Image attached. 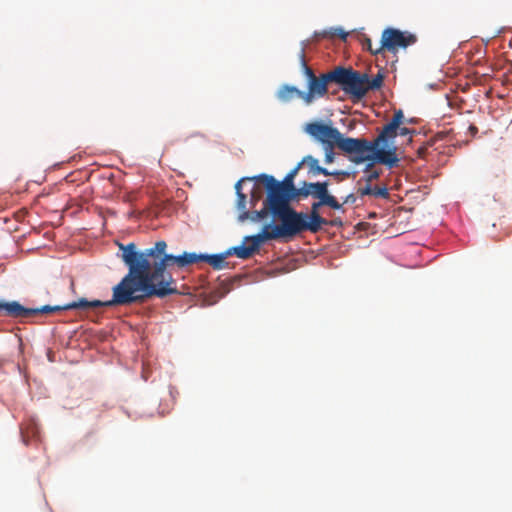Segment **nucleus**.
<instances>
[{
  "label": "nucleus",
  "instance_id": "obj_11",
  "mask_svg": "<svg viewBox=\"0 0 512 512\" xmlns=\"http://www.w3.org/2000/svg\"><path fill=\"white\" fill-rule=\"evenodd\" d=\"M306 92H302L295 86H289V85H283L279 87V90H277V93H275V97H277V100L287 103L295 99L303 100V102L307 103L309 105L312 103L314 99L317 97H311L307 98Z\"/></svg>",
  "mask_w": 512,
  "mask_h": 512
},
{
  "label": "nucleus",
  "instance_id": "obj_27",
  "mask_svg": "<svg viewBox=\"0 0 512 512\" xmlns=\"http://www.w3.org/2000/svg\"><path fill=\"white\" fill-rule=\"evenodd\" d=\"M356 201V197L353 194L346 196L344 199V204H353Z\"/></svg>",
  "mask_w": 512,
  "mask_h": 512
},
{
  "label": "nucleus",
  "instance_id": "obj_17",
  "mask_svg": "<svg viewBox=\"0 0 512 512\" xmlns=\"http://www.w3.org/2000/svg\"><path fill=\"white\" fill-rule=\"evenodd\" d=\"M368 196H374L376 198H382V199H388V188L386 186L382 187H374V190H372V193Z\"/></svg>",
  "mask_w": 512,
  "mask_h": 512
},
{
  "label": "nucleus",
  "instance_id": "obj_19",
  "mask_svg": "<svg viewBox=\"0 0 512 512\" xmlns=\"http://www.w3.org/2000/svg\"><path fill=\"white\" fill-rule=\"evenodd\" d=\"M328 35L331 37H338L342 40H344L347 37V34L340 28L333 29V31L329 32ZM322 36L326 37L327 32H324V34H322Z\"/></svg>",
  "mask_w": 512,
  "mask_h": 512
},
{
  "label": "nucleus",
  "instance_id": "obj_2",
  "mask_svg": "<svg viewBox=\"0 0 512 512\" xmlns=\"http://www.w3.org/2000/svg\"><path fill=\"white\" fill-rule=\"evenodd\" d=\"M270 213L279 219V224H267L262 232L244 237V244L233 247L236 258L249 259L266 241L277 239L289 240L305 231L317 233L327 220L320 215L308 216L289 207L288 202H268Z\"/></svg>",
  "mask_w": 512,
  "mask_h": 512
},
{
  "label": "nucleus",
  "instance_id": "obj_6",
  "mask_svg": "<svg viewBox=\"0 0 512 512\" xmlns=\"http://www.w3.org/2000/svg\"><path fill=\"white\" fill-rule=\"evenodd\" d=\"M403 124V111L398 110L392 115V119L388 121L387 125L381 128V132L377 135L374 142H370L373 154L372 159L379 164L386 165L388 168L397 166L399 159L395 154V145L393 139L397 137V130Z\"/></svg>",
  "mask_w": 512,
  "mask_h": 512
},
{
  "label": "nucleus",
  "instance_id": "obj_5",
  "mask_svg": "<svg viewBox=\"0 0 512 512\" xmlns=\"http://www.w3.org/2000/svg\"><path fill=\"white\" fill-rule=\"evenodd\" d=\"M327 79L333 80V83L340 86L344 93L349 94L351 98L360 100L370 91H377L382 87L384 73L382 70L377 72L374 78L370 79L366 73H361L352 68L338 66L327 72Z\"/></svg>",
  "mask_w": 512,
  "mask_h": 512
},
{
  "label": "nucleus",
  "instance_id": "obj_26",
  "mask_svg": "<svg viewBox=\"0 0 512 512\" xmlns=\"http://www.w3.org/2000/svg\"><path fill=\"white\" fill-rule=\"evenodd\" d=\"M327 225H331V227H340L341 220H339V218H335L332 221H327Z\"/></svg>",
  "mask_w": 512,
  "mask_h": 512
},
{
  "label": "nucleus",
  "instance_id": "obj_14",
  "mask_svg": "<svg viewBox=\"0 0 512 512\" xmlns=\"http://www.w3.org/2000/svg\"><path fill=\"white\" fill-rule=\"evenodd\" d=\"M173 405H175V395L173 394V391L170 390V392H168V396L164 397V399H162V403L159 405V415L164 416L171 412Z\"/></svg>",
  "mask_w": 512,
  "mask_h": 512
},
{
  "label": "nucleus",
  "instance_id": "obj_22",
  "mask_svg": "<svg viewBox=\"0 0 512 512\" xmlns=\"http://www.w3.org/2000/svg\"><path fill=\"white\" fill-rule=\"evenodd\" d=\"M373 190V187L366 183V185H364L363 187L359 188V190H357V194H359V196L363 197V196H367L369 194H371V191Z\"/></svg>",
  "mask_w": 512,
  "mask_h": 512
},
{
  "label": "nucleus",
  "instance_id": "obj_28",
  "mask_svg": "<svg viewBox=\"0 0 512 512\" xmlns=\"http://www.w3.org/2000/svg\"><path fill=\"white\" fill-rule=\"evenodd\" d=\"M468 133H470L472 136L477 135V127L474 125L468 126Z\"/></svg>",
  "mask_w": 512,
  "mask_h": 512
},
{
  "label": "nucleus",
  "instance_id": "obj_3",
  "mask_svg": "<svg viewBox=\"0 0 512 512\" xmlns=\"http://www.w3.org/2000/svg\"><path fill=\"white\" fill-rule=\"evenodd\" d=\"M128 303V275L123 276L122 281L112 288V299L107 301L93 300L84 298L78 301L66 303L64 305L49 306L44 305L38 308H26L17 301L7 302L0 308L5 310V317L14 319H28L39 314H50L68 310H90L98 307L118 306Z\"/></svg>",
  "mask_w": 512,
  "mask_h": 512
},
{
  "label": "nucleus",
  "instance_id": "obj_13",
  "mask_svg": "<svg viewBox=\"0 0 512 512\" xmlns=\"http://www.w3.org/2000/svg\"><path fill=\"white\" fill-rule=\"evenodd\" d=\"M322 206H328L329 208L334 210L341 209V204L338 203L336 198L324 196L322 197V199H318L317 202L312 203L311 213L307 214V216L319 215V213H317V210Z\"/></svg>",
  "mask_w": 512,
  "mask_h": 512
},
{
  "label": "nucleus",
  "instance_id": "obj_8",
  "mask_svg": "<svg viewBox=\"0 0 512 512\" xmlns=\"http://www.w3.org/2000/svg\"><path fill=\"white\" fill-rule=\"evenodd\" d=\"M415 43L414 34L402 32L397 29L387 28L383 30L381 34V44L377 46L376 52H391L395 53L399 49H405L406 47Z\"/></svg>",
  "mask_w": 512,
  "mask_h": 512
},
{
  "label": "nucleus",
  "instance_id": "obj_18",
  "mask_svg": "<svg viewBox=\"0 0 512 512\" xmlns=\"http://www.w3.org/2000/svg\"><path fill=\"white\" fill-rule=\"evenodd\" d=\"M362 45H364V48H366V50H368V52L372 53V55L378 56V55L384 53V52H376L375 49H377V47H374L371 44V39H369V38H364V41H362Z\"/></svg>",
  "mask_w": 512,
  "mask_h": 512
},
{
  "label": "nucleus",
  "instance_id": "obj_29",
  "mask_svg": "<svg viewBox=\"0 0 512 512\" xmlns=\"http://www.w3.org/2000/svg\"><path fill=\"white\" fill-rule=\"evenodd\" d=\"M5 301H0V306H5ZM0 317H4V310L0 308Z\"/></svg>",
  "mask_w": 512,
  "mask_h": 512
},
{
  "label": "nucleus",
  "instance_id": "obj_7",
  "mask_svg": "<svg viewBox=\"0 0 512 512\" xmlns=\"http://www.w3.org/2000/svg\"><path fill=\"white\" fill-rule=\"evenodd\" d=\"M299 169H301V163L292 168L282 182L276 181L271 175L260 174L251 177H244L236 183L242 184L247 181L259 182L264 185V188L268 191V202H288L291 199V194L295 191L293 179L299 172Z\"/></svg>",
  "mask_w": 512,
  "mask_h": 512
},
{
  "label": "nucleus",
  "instance_id": "obj_24",
  "mask_svg": "<svg viewBox=\"0 0 512 512\" xmlns=\"http://www.w3.org/2000/svg\"><path fill=\"white\" fill-rule=\"evenodd\" d=\"M334 147H324V151H326V163L330 164L334 160V153L332 152Z\"/></svg>",
  "mask_w": 512,
  "mask_h": 512
},
{
  "label": "nucleus",
  "instance_id": "obj_10",
  "mask_svg": "<svg viewBox=\"0 0 512 512\" xmlns=\"http://www.w3.org/2000/svg\"><path fill=\"white\" fill-rule=\"evenodd\" d=\"M328 182H303V186L294 190L292 197H308L321 200L322 197H334L327 192Z\"/></svg>",
  "mask_w": 512,
  "mask_h": 512
},
{
  "label": "nucleus",
  "instance_id": "obj_9",
  "mask_svg": "<svg viewBox=\"0 0 512 512\" xmlns=\"http://www.w3.org/2000/svg\"><path fill=\"white\" fill-rule=\"evenodd\" d=\"M300 65L301 71L307 77V98H322L327 94V86L334 84L332 80L327 79V73L320 76L313 74L312 68L306 64L304 59V49L300 51Z\"/></svg>",
  "mask_w": 512,
  "mask_h": 512
},
{
  "label": "nucleus",
  "instance_id": "obj_21",
  "mask_svg": "<svg viewBox=\"0 0 512 512\" xmlns=\"http://www.w3.org/2000/svg\"><path fill=\"white\" fill-rule=\"evenodd\" d=\"M414 133L413 130H411L408 127H402L400 126V129H398V136H409V142L412 141V134Z\"/></svg>",
  "mask_w": 512,
  "mask_h": 512
},
{
  "label": "nucleus",
  "instance_id": "obj_4",
  "mask_svg": "<svg viewBox=\"0 0 512 512\" xmlns=\"http://www.w3.org/2000/svg\"><path fill=\"white\" fill-rule=\"evenodd\" d=\"M305 133L324 147L337 148L351 156V162L359 165L371 160V146L365 139L348 138L338 129L323 121H312L305 125Z\"/></svg>",
  "mask_w": 512,
  "mask_h": 512
},
{
  "label": "nucleus",
  "instance_id": "obj_12",
  "mask_svg": "<svg viewBox=\"0 0 512 512\" xmlns=\"http://www.w3.org/2000/svg\"><path fill=\"white\" fill-rule=\"evenodd\" d=\"M236 191V209L240 211V215H238V221L244 222L249 218V212L245 209V205L247 204V196L241 192V186H239V182L235 184Z\"/></svg>",
  "mask_w": 512,
  "mask_h": 512
},
{
  "label": "nucleus",
  "instance_id": "obj_1",
  "mask_svg": "<svg viewBox=\"0 0 512 512\" xmlns=\"http://www.w3.org/2000/svg\"><path fill=\"white\" fill-rule=\"evenodd\" d=\"M167 244L163 240L155 246L139 251L136 244L129 243V303L151 297L165 298L177 295L175 280L167 271L173 266L183 269L190 264L206 262L214 270L225 266V258L236 253L232 248L223 254L205 255L185 252L174 256L165 252Z\"/></svg>",
  "mask_w": 512,
  "mask_h": 512
},
{
  "label": "nucleus",
  "instance_id": "obj_23",
  "mask_svg": "<svg viewBox=\"0 0 512 512\" xmlns=\"http://www.w3.org/2000/svg\"><path fill=\"white\" fill-rule=\"evenodd\" d=\"M120 258H122L123 263L128 264V246H123L120 244Z\"/></svg>",
  "mask_w": 512,
  "mask_h": 512
},
{
  "label": "nucleus",
  "instance_id": "obj_20",
  "mask_svg": "<svg viewBox=\"0 0 512 512\" xmlns=\"http://www.w3.org/2000/svg\"><path fill=\"white\" fill-rule=\"evenodd\" d=\"M269 212V205L267 204V200L264 201V207L260 211L255 212V219L264 218Z\"/></svg>",
  "mask_w": 512,
  "mask_h": 512
},
{
  "label": "nucleus",
  "instance_id": "obj_16",
  "mask_svg": "<svg viewBox=\"0 0 512 512\" xmlns=\"http://www.w3.org/2000/svg\"><path fill=\"white\" fill-rule=\"evenodd\" d=\"M300 163H307V165L311 167V170L314 171V173L323 174L324 176L332 175V173L328 172L326 168L318 166L317 160L312 158V156H307L303 158V161H301Z\"/></svg>",
  "mask_w": 512,
  "mask_h": 512
},
{
  "label": "nucleus",
  "instance_id": "obj_30",
  "mask_svg": "<svg viewBox=\"0 0 512 512\" xmlns=\"http://www.w3.org/2000/svg\"><path fill=\"white\" fill-rule=\"evenodd\" d=\"M70 285H72V287L74 286V283H70Z\"/></svg>",
  "mask_w": 512,
  "mask_h": 512
},
{
  "label": "nucleus",
  "instance_id": "obj_15",
  "mask_svg": "<svg viewBox=\"0 0 512 512\" xmlns=\"http://www.w3.org/2000/svg\"><path fill=\"white\" fill-rule=\"evenodd\" d=\"M378 176H380V170L373 168V164L370 163L364 168V176H362L361 181H364L366 184H371V182L378 179Z\"/></svg>",
  "mask_w": 512,
  "mask_h": 512
},
{
  "label": "nucleus",
  "instance_id": "obj_25",
  "mask_svg": "<svg viewBox=\"0 0 512 512\" xmlns=\"http://www.w3.org/2000/svg\"><path fill=\"white\" fill-rule=\"evenodd\" d=\"M258 200H260V193L256 191V189H253V192H251V203H256Z\"/></svg>",
  "mask_w": 512,
  "mask_h": 512
}]
</instances>
